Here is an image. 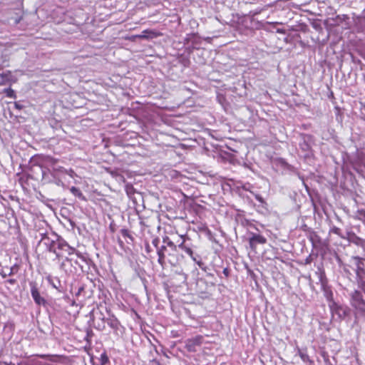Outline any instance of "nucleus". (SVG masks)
Returning <instances> with one entry per match:
<instances>
[{
	"label": "nucleus",
	"mask_w": 365,
	"mask_h": 365,
	"mask_svg": "<svg viewBox=\"0 0 365 365\" xmlns=\"http://www.w3.org/2000/svg\"><path fill=\"white\" fill-rule=\"evenodd\" d=\"M181 242L178 245V247L182 250L185 251L187 255H189L191 258L197 262L200 267L202 268L203 263L201 261H197L195 257L193 256V252L192 249L185 245V236H180Z\"/></svg>",
	"instance_id": "1"
},
{
	"label": "nucleus",
	"mask_w": 365,
	"mask_h": 365,
	"mask_svg": "<svg viewBox=\"0 0 365 365\" xmlns=\"http://www.w3.org/2000/svg\"><path fill=\"white\" fill-rule=\"evenodd\" d=\"M31 285V296L34 300V302L38 304H45V299L41 297L40 293L38 290V288L35 283H30Z\"/></svg>",
	"instance_id": "2"
},
{
	"label": "nucleus",
	"mask_w": 365,
	"mask_h": 365,
	"mask_svg": "<svg viewBox=\"0 0 365 365\" xmlns=\"http://www.w3.org/2000/svg\"><path fill=\"white\" fill-rule=\"evenodd\" d=\"M202 341V336H197L194 338L189 339L185 341V348L189 351H194L196 346H199L201 344Z\"/></svg>",
	"instance_id": "3"
},
{
	"label": "nucleus",
	"mask_w": 365,
	"mask_h": 365,
	"mask_svg": "<svg viewBox=\"0 0 365 365\" xmlns=\"http://www.w3.org/2000/svg\"><path fill=\"white\" fill-rule=\"evenodd\" d=\"M267 240L264 237L257 234H252L250 238V245L252 249H255L257 244H265Z\"/></svg>",
	"instance_id": "4"
},
{
	"label": "nucleus",
	"mask_w": 365,
	"mask_h": 365,
	"mask_svg": "<svg viewBox=\"0 0 365 365\" xmlns=\"http://www.w3.org/2000/svg\"><path fill=\"white\" fill-rule=\"evenodd\" d=\"M57 248L61 251L66 252L68 255H72L74 252V249L68 245L65 241H58L57 242Z\"/></svg>",
	"instance_id": "5"
},
{
	"label": "nucleus",
	"mask_w": 365,
	"mask_h": 365,
	"mask_svg": "<svg viewBox=\"0 0 365 365\" xmlns=\"http://www.w3.org/2000/svg\"><path fill=\"white\" fill-rule=\"evenodd\" d=\"M352 299L354 301V305L356 307H359L360 305L365 304L361 292L355 291L352 294Z\"/></svg>",
	"instance_id": "6"
},
{
	"label": "nucleus",
	"mask_w": 365,
	"mask_h": 365,
	"mask_svg": "<svg viewBox=\"0 0 365 365\" xmlns=\"http://www.w3.org/2000/svg\"><path fill=\"white\" fill-rule=\"evenodd\" d=\"M157 36V33L152 30H144L142 31L141 34L138 36V38L145 39L153 38Z\"/></svg>",
	"instance_id": "7"
},
{
	"label": "nucleus",
	"mask_w": 365,
	"mask_h": 365,
	"mask_svg": "<svg viewBox=\"0 0 365 365\" xmlns=\"http://www.w3.org/2000/svg\"><path fill=\"white\" fill-rule=\"evenodd\" d=\"M354 262L356 267L357 275H360L361 273H364V260L358 257H356L354 258Z\"/></svg>",
	"instance_id": "8"
},
{
	"label": "nucleus",
	"mask_w": 365,
	"mask_h": 365,
	"mask_svg": "<svg viewBox=\"0 0 365 365\" xmlns=\"http://www.w3.org/2000/svg\"><path fill=\"white\" fill-rule=\"evenodd\" d=\"M166 250V247L165 246H162V247L158 250V263L163 266L165 263V255H164V250Z\"/></svg>",
	"instance_id": "9"
},
{
	"label": "nucleus",
	"mask_w": 365,
	"mask_h": 365,
	"mask_svg": "<svg viewBox=\"0 0 365 365\" xmlns=\"http://www.w3.org/2000/svg\"><path fill=\"white\" fill-rule=\"evenodd\" d=\"M70 191L76 197H78L79 199H81V200H86L84 195H83V193L81 192V191L76 187H71L70 188Z\"/></svg>",
	"instance_id": "10"
},
{
	"label": "nucleus",
	"mask_w": 365,
	"mask_h": 365,
	"mask_svg": "<svg viewBox=\"0 0 365 365\" xmlns=\"http://www.w3.org/2000/svg\"><path fill=\"white\" fill-rule=\"evenodd\" d=\"M107 324L113 329H118L119 322L115 318H110L106 320Z\"/></svg>",
	"instance_id": "11"
},
{
	"label": "nucleus",
	"mask_w": 365,
	"mask_h": 365,
	"mask_svg": "<svg viewBox=\"0 0 365 365\" xmlns=\"http://www.w3.org/2000/svg\"><path fill=\"white\" fill-rule=\"evenodd\" d=\"M298 352L300 358L304 363L312 362V361L309 359L308 354L306 352L302 351L300 349L298 350Z\"/></svg>",
	"instance_id": "12"
},
{
	"label": "nucleus",
	"mask_w": 365,
	"mask_h": 365,
	"mask_svg": "<svg viewBox=\"0 0 365 365\" xmlns=\"http://www.w3.org/2000/svg\"><path fill=\"white\" fill-rule=\"evenodd\" d=\"M4 93L6 94V96L7 97L12 98H16L15 91L13 89H11V88H5L4 90Z\"/></svg>",
	"instance_id": "13"
},
{
	"label": "nucleus",
	"mask_w": 365,
	"mask_h": 365,
	"mask_svg": "<svg viewBox=\"0 0 365 365\" xmlns=\"http://www.w3.org/2000/svg\"><path fill=\"white\" fill-rule=\"evenodd\" d=\"M334 313L338 314L340 318H342L346 315V310L342 307H336L334 310Z\"/></svg>",
	"instance_id": "14"
},
{
	"label": "nucleus",
	"mask_w": 365,
	"mask_h": 365,
	"mask_svg": "<svg viewBox=\"0 0 365 365\" xmlns=\"http://www.w3.org/2000/svg\"><path fill=\"white\" fill-rule=\"evenodd\" d=\"M163 242L166 243L168 247L174 250H176L177 246L172 242L168 237L163 238Z\"/></svg>",
	"instance_id": "15"
},
{
	"label": "nucleus",
	"mask_w": 365,
	"mask_h": 365,
	"mask_svg": "<svg viewBox=\"0 0 365 365\" xmlns=\"http://www.w3.org/2000/svg\"><path fill=\"white\" fill-rule=\"evenodd\" d=\"M48 250L50 252L56 253V242L54 241L50 242L48 246Z\"/></svg>",
	"instance_id": "16"
},
{
	"label": "nucleus",
	"mask_w": 365,
	"mask_h": 365,
	"mask_svg": "<svg viewBox=\"0 0 365 365\" xmlns=\"http://www.w3.org/2000/svg\"><path fill=\"white\" fill-rule=\"evenodd\" d=\"M13 274V268L8 269V270L3 269L1 272V274L4 278L7 276H11Z\"/></svg>",
	"instance_id": "17"
},
{
	"label": "nucleus",
	"mask_w": 365,
	"mask_h": 365,
	"mask_svg": "<svg viewBox=\"0 0 365 365\" xmlns=\"http://www.w3.org/2000/svg\"><path fill=\"white\" fill-rule=\"evenodd\" d=\"M8 80L7 75L4 73L0 74V85H3L5 83V82Z\"/></svg>",
	"instance_id": "18"
},
{
	"label": "nucleus",
	"mask_w": 365,
	"mask_h": 365,
	"mask_svg": "<svg viewBox=\"0 0 365 365\" xmlns=\"http://www.w3.org/2000/svg\"><path fill=\"white\" fill-rule=\"evenodd\" d=\"M101 363L105 364L108 361V358L106 354H101Z\"/></svg>",
	"instance_id": "19"
},
{
	"label": "nucleus",
	"mask_w": 365,
	"mask_h": 365,
	"mask_svg": "<svg viewBox=\"0 0 365 365\" xmlns=\"http://www.w3.org/2000/svg\"><path fill=\"white\" fill-rule=\"evenodd\" d=\"M126 192L128 195H130L133 192V187L131 185H126Z\"/></svg>",
	"instance_id": "20"
},
{
	"label": "nucleus",
	"mask_w": 365,
	"mask_h": 365,
	"mask_svg": "<svg viewBox=\"0 0 365 365\" xmlns=\"http://www.w3.org/2000/svg\"><path fill=\"white\" fill-rule=\"evenodd\" d=\"M121 233H122V235L124 236V237H130V235H129V232L127 230H121Z\"/></svg>",
	"instance_id": "21"
},
{
	"label": "nucleus",
	"mask_w": 365,
	"mask_h": 365,
	"mask_svg": "<svg viewBox=\"0 0 365 365\" xmlns=\"http://www.w3.org/2000/svg\"><path fill=\"white\" fill-rule=\"evenodd\" d=\"M14 107L18 109V110H21L23 108V106L19 104V103L17 102H15L14 103Z\"/></svg>",
	"instance_id": "22"
},
{
	"label": "nucleus",
	"mask_w": 365,
	"mask_h": 365,
	"mask_svg": "<svg viewBox=\"0 0 365 365\" xmlns=\"http://www.w3.org/2000/svg\"><path fill=\"white\" fill-rule=\"evenodd\" d=\"M54 254L56 255V257L57 259H60L61 257H62L61 253L58 252L57 251H56V253H54Z\"/></svg>",
	"instance_id": "23"
},
{
	"label": "nucleus",
	"mask_w": 365,
	"mask_h": 365,
	"mask_svg": "<svg viewBox=\"0 0 365 365\" xmlns=\"http://www.w3.org/2000/svg\"><path fill=\"white\" fill-rule=\"evenodd\" d=\"M256 199H257L258 201L261 202H263V201H262V197H260V196H259V195H257V196H256Z\"/></svg>",
	"instance_id": "24"
},
{
	"label": "nucleus",
	"mask_w": 365,
	"mask_h": 365,
	"mask_svg": "<svg viewBox=\"0 0 365 365\" xmlns=\"http://www.w3.org/2000/svg\"><path fill=\"white\" fill-rule=\"evenodd\" d=\"M339 228H334V232L335 233H338V231H339Z\"/></svg>",
	"instance_id": "25"
},
{
	"label": "nucleus",
	"mask_w": 365,
	"mask_h": 365,
	"mask_svg": "<svg viewBox=\"0 0 365 365\" xmlns=\"http://www.w3.org/2000/svg\"><path fill=\"white\" fill-rule=\"evenodd\" d=\"M9 282L10 283L13 284V283H14V279H10Z\"/></svg>",
	"instance_id": "26"
},
{
	"label": "nucleus",
	"mask_w": 365,
	"mask_h": 365,
	"mask_svg": "<svg viewBox=\"0 0 365 365\" xmlns=\"http://www.w3.org/2000/svg\"><path fill=\"white\" fill-rule=\"evenodd\" d=\"M41 357L42 359H46V355H42V356H41Z\"/></svg>",
	"instance_id": "27"
},
{
	"label": "nucleus",
	"mask_w": 365,
	"mask_h": 365,
	"mask_svg": "<svg viewBox=\"0 0 365 365\" xmlns=\"http://www.w3.org/2000/svg\"><path fill=\"white\" fill-rule=\"evenodd\" d=\"M49 240V238L43 237V238H42V240Z\"/></svg>",
	"instance_id": "28"
},
{
	"label": "nucleus",
	"mask_w": 365,
	"mask_h": 365,
	"mask_svg": "<svg viewBox=\"0 0 365 365\" xmlns=\"http://www.w3.org/2000/svg\"><path fill=\"white\" fill-rule=\"evenodd\" d=\"M101 365H105V364L101 363Z\"/></svg>",
	"instance_id": "29"
}]
</instances>
